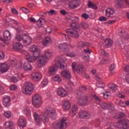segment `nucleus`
I'll use <instances>...</instances> for the list:
<instances>
[{
	"instance_id": "f257e3e1",
	"label": "nucleus",
	"mask_w": 129,
	"mask_h": 129,
	"mask_svg": "<svg viewBox=\"0 0 129 129\" xmlns=\"http://www.w3.org/2000/svg\"><path fill=\"white\" fill-rule=\"evenodd\" d=\"M30 52L33 53V56L31 54H27L25 56V59L29 62V63H34L37 61V59H39L40 55L42 54L41 49L39 46L37 45H32L29 48Z\"/></svg>"
},
{
	"instance_id": "f03ea898",
	"label": "nucleus",
	"mask_w": 129,
	"mask_h": 129,
	"mask_svg": "<svg viewBox=\"0 0 129 129\" xmlns=\"http://www.w3.org/2000/svg\"><path fill=\"white\" fill-rule=\"evenodd\" d=\"M49 116L53 119L56 117V111L51 107L46 108V113L40 115L41 121L42 120L44 123H48L50 121Z\"/></svg>"
},
{
	"instance_id": "7ed1b4c3",
	"label": "nucleus",
	"mask_w": 129,
	"mask_h": 129,
	"mask_svg": "<svg viewBox=\"0 0 129 129\" xmlns=\"http://www.w3.org/2000/svg\"><path fill=\"white\" fill-rule=\"evenodd\" d=\"M53 56V53L52 52L50 51L49 49H47L44 51V55H40L38 58L36 64L38 67H42L46 65L47 63V60L48 58H51Z\"/></svg>"
},
{
	"instance_id": "20e7f679",
	"label": "nucleus",
	"mask_w": 129,
	"mask_h": 129,
	"mask_svg": "<svg viewBox=\"0 0 129 129\" xmlns=\"http://www.w3.org/2000/svg\"><path fill=\"white\" fill-rule=\"evenodd\" d=\"M34 85L31 82H26L22 89V91L24 94L30 95L34 91Z\"/></svg>"
},
{
	"instance_id": "39448f33",
	"label": "nucleus",
	"mask_w": 129,
	"mask_h": 129,
	"mask_svg": "<svg viewBox=\"0 0 129 129\" xmlns=\"http://www.w3.org/2000/svg\"><path fill=\"white\" fill-rule=\"evenodd\" d=\"M70 45L66 42L62 43L58 45V49L60 52L64 53H69L70 52Z\"/></svg>"
},
{
	"instance_id": "423d86ee",
	"label": "nucleus",
	"mask_w": 129,
	"mask_h": 129,
	"mask_svg": "<svg viewBox=\"0 0 129 129\" xmlns=\"http://www.w3.org/2000/svg\"><path fill=\"white\" fill-rule=\"evenodd\" d=\"M41 102H42V99L39 94H36L33 96L32 103L36 108L41 106Z\"/></svg>"
},
{
	"instance_id": "0eeeda50",
	"label": "nucleus",
	"mask_w": 129,
	"mask_h": 129,
	"mask_svg": "<svg viewBox=\"0 0 129 129\" xmlns=\"http://www.w3.org/2000/svg\"><path fill=\"white\" fill-rule=\"evenodd\" d=\"M78 103L79 105H81L82 106H86V105H88L89 104L90 101L87 99V97L84 95L80 96L78 99Z\"/></svg>"
},
{
	"instance_id": "6e6552de",
	"label": "nucleus",
	"mask_w": 129,
	"mask_h": 129,
	"mask_svg": "<svg viewBox=\"0 0 129 129\" xmlns=\"http://www.w3.org/2000/svg\"><path fill=\"white\" fill-rule=\"evenodd\" d=\"M129 124V120L127 119L122 120L118 121L116 123V126L118 128H127V126Z\"/></svg>"
},
{
	"instance_id": "1a4fd4ad",
	"label": "nucleus",
	"mask_w": 129,
	"mask_h": 129,
	"mask_svg": "<svg viewBox=\"0 0 129 129\" xmlns=\"http://www.w3.org/2000/svg\"><path fill=\"white\" fill-rule=\"evenodd\" d=\"M67 125V118L65 117H62L60 120V122L56 123L54 127L55 128L62 129L64 126Z\"/></svg>"
},
{
	"instance_id": "9d476101",
	"label": "nucleus",
	"mask_w": 129,
	"mask_h": 129,
	"mask_svg": "<svg viewBox=\"0 0 129 129\" xmlns=\"http://www.w3.org/2000/svg\"><path fill=\"white\" fill-rule=\"evenodd\" d=\"M59 61L57 62L56 66L60 69H65V62H66V58L63 56H61L58 58Z\"/></svg>"
},
{
	"instance_id": "9b49d317",
	"label": "nucleus",
	"mask_w": 129,
	"mask_h": 129,
	"mask_svg": "<svg viewBox=\"0 0 129 129\" xmlns=\"http://www.w3.org/2000/svg\"><path fill=\"white\" fill-rule=\"evenodd\" d=\"M80 4H81L80 0H73L69 3V7L70 9L74 10L78 8L80 6Z\"/></svg>"
},
{
	"instance_id": "f8f14e48",
	"label": "nucleus",
	"mask_w": 129,
	"mask_h": 129,
	"mask_svg": "<svg viewBox=\"0 0 129 129\" xmlns=\"http://www.w3.org/2000/svg\"><path fill=\"white\" fill-rule=\"evenodd\" d=\"M57 94L60 97H66L68 95V92L64 88L59 87L56 90Z\"/></svg>"
},
{
	"instance_id": "ddd939ff",
	"label": "nucleus",
	"mask_w": 129,
	"mask_h": 129,
	"mask_svg": "<svg viewBox=\"0 0 129 129\" xmlns=\"http://www.w3.org/2000/svg\"><path fill=\"white\" fill-rule=\"evenodd\" d=\"M79 117L80 118H90V114L86 110H81L79 112Z\"/></svg>"
},
{
	"instance_id": "4468645a",
	"label": "nucleus",
	"mask_w": 129,
	"mask_h": 129,
	"mask_svg": "<svg viewBox=\"0 0 129 129\" xmlns=\"http://www.w3.org/2000/svg\"><path fill=\"white\" fill-rule=\"evenodd\" d=\"M78 112V106L76 105H73L70 111L69 115L72 117H74Z\"/></svg>"
},
{
	"instance_id": "2eb2a0df",
	"label": "nucleus",
	"mask_w": 129,
	"mask_h": 129,
	"mask_svg": "<svg viewBox=\"0 0 129 129\" xmlns=\"http://www.w3.org/2000/svg\"><path fill=\"white\" fill-rule=\"evenodd\" d=\"M4 38H1V40L3 42H6V41H9L11 39L12 35H11V32L9 30H6L3 32Z\"/></svg>"
},
{
	"instance_id": "dca6fc26",
	"label": "nucleus",
	"mask_w": 129,
	"mask_h": 129,
	"mask_svg": "<svg viewBox=\"0 0 129 129\" xmlns=\"http://www.w3.org/2000/svg\"><path fill=\"white\" fill-rule=\"evenodd\" d=\"M30 21L32 23H36V25H37L38 27L39 28H41V27L44 25V23H45V20L43 18H39L38 21H36L35 18H31Z\"/></svg>"
},
{
	"instance_id": "f3484780",
	"label": "nucleus",
	"mask_w": 129,
	"mask_h": 129,
	"mask_svg": "<svg viewBox=\"0 0 129 129\" xmlns=\"http://www.w3.org/2000/svg\"><path fill=\"white\" fill-rule=\"evenodd\" d=\"M31 77L34 81H40L43 76L40 73H33L31 75Z\"/></svg>"
},
{
	"instance_id": "a211bd4d",
	"label": "nucleus",
	"mask_w": 129,
	"mask_h": 129,
	"mask_svg": "<svg viewBox=\"0 0 129 129\" xmlns=\"http://www.w3.org/2000/svg\"><path fill=\"white\" fill-rule=\"evenodd\" d=\"M23 43L24 45H31L32 44V38L28 35H24L23 37Z\"/></svg>"
},
{
	"instance_id": "6ab92c4d",
	"label": "nucleus",
	"mask_w": 129,
	"mask_h": 129,
	"mask_svg": "<svg viewBox=\"0 0 129 129\" xmlns=\"http://www.w3.org/2000/svg\"><path fill=\"white\" fill-rule=\"evenodd\" d=\"M72 68L74 71H77L78 73L83 71V67L82 66H77V63L75 62L72 63Z\"/></svg>"
},
{
	"instance_id": "aec40b11",
	"label": "nucleus",
	"mask_w": 129,
	"mask_h": 129,
	"mask_svg": "<svg viewBox=\"0 0 129 129\" xmlns=\"http://www.w3.org/2000/svg\"><path fill=\"white\" fill-rule=\"evenodd\" d=\"M116 6L117 8H123V4H125L126 6H129L127 0H116Z\"/></svg>"
},
{
	"instance_id": "412c9836",
	"label": "nucleus",
	"mask_w": 129,
	"mask_h": 129,
	"mask_svg": "<svg viewBox=\"0 0 129 129\" xmlns=\"http://www.w3.org/2000/svg\"><path fill=\"white\" fill-rule=\"evenodd\" d=\"M53 42V40L49 36L46 37L42 41V44L44 47H47L48 45H50Z\"/></svg>"
},
{
	"instance_id": "4be33fe9",
	"label": "nucleus",
	"mask_w": 129,
	"mask_h": 129,
	"mask_svg": "<svg viewBox=\"0 0 129 129\" xmlns=\"http://www.w3.org/2000/svg\"><path fill=\"white\" fill-rule=\"evenodd\" d=\"M78 29H68L67 30V33L70 35L72 37L74 38H78V31H77Z\"/></svg>"
},
{
	"instance_id": "5701e85b",
	"label": "nucleus",
	"mask_w": 129,
	"mask_h": 129,
	"mask_svg": "<svg viewBox=\"0 0 129 129\" xmlns=\"http://www.w3.org/2000/svg\"><path fill=\"white\" fill-rule=\"evenodd\" d=\"M18 123L21 129H24V127L27 125V122L24 117H20L18 120Z\"/></svg>"
},
{
	"instance_id": "b1692460",
	"label": "nucleus",
	"mask_w": 129,
	"mask_h": 129,
	"mask_svg": "<svg viewBox=\"0 0 129 129\" xmlns=\"http://www.w3.org/2000/svg\"><path fill=\"white\" fill-rule=\"evenodd\" d=\"M71 107V103L69 100L64 101L62 103V109L64 111H68Z\"/></svg>"
},
{
	"instance_id": "393cba45",
	"label": "nucleus",
	"mask_w": 129,
	"mask_h": 129,
	"mask_svg": "<svg viewBox=\"0 0 129 129\" xmlns=\"http://www.w3.org/2000/svg\"><path fill=\"white\" fill-rule=\"evenodd\" d=\"M3 103L5 107H9V106H11V98H10L9 96L4 97Z\"/></svg>"
},
{
	"instance_id": "a878e982",
	"label": "nucleus",
	"mask_w": 129,
	"mask_h": 129,
	"mask_svg": "<svg viewBox=\"0 0 129 129\" xmlns=\"http://www.w3.org/2000/svg\"><path fill=\"white\" fill-rule=\"evenodd\" d=\"M115 14V11L113 8H108L106 10L105 16L108 18H110L111 16H113Z\"/></svg>"
},
{
	"instance_id": "bb28decb",
	"label": "nucleus",
	"mask_w": 129,
	"mask_h": 129,
	"mask_svg": "<svg viewBox=\"0 0 129 129\" xmlns=\"http://www.w3.org/2000/svg\"><path fill=\"white\" fill-rule=\"evenodd\" d=\"M109 105H107L106 104V103H103V104H102L101 105V107H102V108H109V109H111V110H112V111H109L110 114H113L114 113V107L113 106H110V107L109 108Z\"/></svg>"
},
{
	"instance_id": "cd10ccee",
	"label": "nucleus",
	"mask_w": 129,
	"mask_h": 129,
	"mask_svg": "<svg viewBox=\"0 0 129 129\" xmlns=\"http://www.w3.org/2000/svg\"><path fill=\"white\" fill-rule=\"evenodd\" d=\"M9 69H10V66L8 64L4 63L1 64L0 70L2 73H6L9 71Z\"/></svg>"
},
{
	"instance_id": "c85d7f7f",
	"label": "nucleus",
	"mask_w": 129,
	"mask_h": 129,
	"mask_svg": "<svg viewBox=\"0 0 129 129\" xmlns=\"http://www.w3.org/2000/svg\"><path fill=\"white\" fill-rule=\"evenodd\" d=\"M60 74L63 78H66V79H69L71 78V73L69 71H63L61 72Z\"/></svg>"
},
{
	"instance_id": "c756f323",
	"label": "nucleus",
	"mask_w": 129,
	"mask_h": 129,
	"mask_svg": "<svg viewBox=\"0 0 129 129\" xmlns=\"http://www.w3.org/2000/svg\"><path fill=\"white\" fill-rule=\"evenodd\" d=\"M56 72H57V68L56 67V66H53L51 67L48 70V74H49V75H51V76H53V75H55V74H56Z\"/></svg>"
},
{
	"instance_id": "7c9ffc66",
	"label": "nucleus",
	"mask_w": 129,
	"mask_h": 129,
	"mask_svg": "<svg viewBox=\"0 0 129 129\" xmlns=\"http://www.w3.org/2000/svg\"><path fill=\"white\" fill-rule=\"evenodd\" d=\"M5 128L11 129L14 126V123L11 121H7L4 125Z\"/></svg>"
},
{
	"instance_id": "2f4dec72",
	"label": "nucleus",
	"mask_w": 129,
	"mask_h": 129,
	"mask_svg": "<svg viewBox=\"0 0 129 129\" xmlns=\"http://www.w3.org/2000/svg\"><path fill=\"white\" fill-rule=\"evenodd\" d=\"M13 49H15L16 51H20L23 49V45L21 43H16L13 45Z\"/></svg>"
},
{
	"instance_id": "473e14b6",
	"label": "nucleus",
	"mask_w": 129,
	"mask_h": 129,
	"mask_svg": "<svg viewBox=\"0 0 129 129\" xmlns=\"http://www.w3.org/2000/svg\"><path fill=\"white\" fill-rule=\"evenodd\" d=\"M23 68L26 71H31L33 69L32 66L28 62H25L23 65Z\"/></svg>"
},
{
	"instance_id": "72a5a7b5",
	"label": "nucleus",
	"mask_w": 129,
	"mask_h": 129,
	"mask_svg": "<svg viewBox=\"0 0 129 129\" xmlns=\"http://www.w3.org/2000/svg\"><path fill=\"white\" fill-rule=\"evenodd\" d=\"M86 46H89V43H88V42L81 41L78 44V47L79 49H82L83 48H84V47H86Z\"/></svg>"
},
{
	"instance_id": "f704fd0d",
	"label": "nucleus",
	"mask_w": 129,
	"mask_h": 129,
	"mask_svg": "<svg viewBox=\"0 0 129 129\" xmlns=\"http://www.w3.org/2000/svg\"><path fill=\"white\" fill-rule=\"evenodd\" d=\"M33 116L36 122L37 123H40V122H41V116H39V114H38V113L34 112L33 113Z\"/></svg>"
},
{
	"instance_id": "c9c22d12",
	"label": "nucleus",
	"mask_w": 129,
	"mask_h": 129,
	"mask_svg": "<svg viewBox=\"0 0 129 129\" xmlns=\"http://www.w3.org/2000/svg\"><path fill=\"white\" fill-rule=\"evenodd\" d=\"M108 87L110 89L111 91H115V90H117L118 87L114 84H109L108 85Z\"/></svg>"
},
{
	"instance_id": "e433bc0d",
	"label": "nucleus",
	"mask_w": 129,
	"mask_h": 129,
	"mask_svg": "<svg viewBox=\"0 0 129 129\" xmlns=\"http://www.w3.org/2000/svg\"><path fill=\"white\" fill-rule=\"evenodd\" d=\"M71 27L72 28V30H79V29H80L79 24L74 22L71 24Z\"/></svg>"
},
{
	"instance_id": "4c0bfd02",
	"label": "nucleus",
	"mask_w": 129,
	"mask_h": 129,
	"mask_svg": "<svg viewBox=\"0 0 129 129\" xmlns=\"http://www.w3.org/2000/svg\"><path fill=\"white\" fill-rule=\"evenodd\" d=\"M23 113L26 114V115H31V110L28 107H25L23 110Z\"/></svg>"
},
{
	"instance_id": "58836bf2",
	"label": "nucleus",
	"mask_w": 129,
	"mask_h": 129,
	"mask_svg": "<svg viewBox=\"0 0 129 129\" xmlns=\"http://www.w3.org/2000/svg\"><path fill=\"white\" fill-rule=\"evenodd\" d=\"M10 65H11V66L12 67H16V68H17V69H20L21 68H22V63H19L18 64H16V61H12V62L10 63Z\"/></svg>"
},
{
	"instance_id": "ea45409f",
	"label": "nucleus",
	"mask_w": 129,
	"mask_h": 129,
	"mask_svg": "<svg viewBox=\"0 0 129 129\" xmlns=\"http://www.w3.org/2000/svg\"><path fill=\"white\" fill-rule=\"evenodd\" d=\"M48 83H49V81L48 80V79H44L42 81L40 86L41 87H45V86H47L48 85Z\"/></svg>"
},
{
	"instance_id": "a19ab883",
	"label": "nucleus",
	"mask_w": 129,
	"mask_h": 129,
	"mask_svg": "<svg viewBox=\"0 0 129 129\" xmlns=\"http://www.w3.org/2000/svg\"><path fill=\"white\" fill-rule=\"evenodd\" d=\"M88 7L91 9H94V10H97V6L96 5L93 4V3L91 1H89L88 3Z\"/></svg>"
},
{
	"instance_id": "79ce46f5",
	"label": "nucleus",
	"mask_w": 129,
	"mask_h": 129,
	"mask_svg": "<svg viewBox=\"0 0 129 129\" xmlns=\"http://www.w3.org/2000/svg\"><path fill=\"white\" fill-rule=\"evenodd\" d=\"M52 80L53 81H57V82H61V77L58 75H55L54 77L52 78Z\"/></svg>"
},
{
	"instance_id": "37998d69",
	"label": "nucleus",
	"mask_w": 129,
	"mask_h": 129,
	"mask_svg": "<svg viewBox=\"0 0 129 129\" xmlns=\"http://www.w3.org/2000/svg\"><path fill=\"white\" fill-rule=\"evenodd\" d=\"M105 43L107 47H109L112 45V40L110 39H107L105 41Z\"/></svg>"
},
{
	"instance_id": "c03bdc74",
	"label": "nucleus",
	"mask_w": 129,
	"mask_h": 129,
	"mask_svg": "<svg viewBox=\"0 0 129 129\" xmlns=\"http://www.w3.org/2000/svg\"><path fill=\"white\" fill-rule=\"evenodd\" d=\"M4 115L7 118H10V117H12V112L11 111H6L4 112Z\"/></svg>"
},
{
	"instance_id": "a18cd8bd",
	"label": "nucleus",
	"mask_w": 129,
	"mask_h": 129,
	"mask_svg": "<svg viewBox=\"0 0 129 129\" xmlns=\"http://www.w3.org/2000/svg\"><path fill=\"white\" fill-rule=\"evenodd\" d=\"M110 95H111V93L108 91H106L105 93H103V96L105 99H108V98H110Z\"/></svg>"
},
{
	"instance_id": "49530a36",
	"label": "nucleus",
	"mask_w": 129,
	"mask_h": 129,
	"mask_svg": "<svg viewBox=\"0 0 129 129\" xmlns=\"http://www.w3.org/2000/svg\"><path fill=\"white\" fill-rule=\"evenodd\" d=\"M97 86L99 88H103L105 86V84L102 83V82H97Z\"/></svg>"
},
{
	"instance_id": "de8ad7c7",
	"label": "nucleus",
	"mask_w": 129,
	"mask_h": 129,
	"mask_svg": "<svg viewBox=\"0 0 129 129\" xmlns=\"http://www.w3.org/2000/svg\"><path fill=\"white\" fill-rule=\"evenodd\" d=\"M15 39L18 42H21V41H22V40L23 41V37H22V36H21V35H20V34L16 35V37H15Z\"/></svg>"
},
{
	"instance_id": "09e8293b",
	"label": "nucleus",
	"mask_w": 129,
	"mask_h": 129,
	"mask_svg": "<svg viewBox=\"0 0 129 129\" xmlns=\"http://www.w3.org/2000/svg\"><path fill=\"white\" fill-rule=\"evenodd\" d=\"M100 53L102 55V56H104V57H107V56H108V53L103 49H101Z\"/></svg>"
},
{
	"instance_id": "8fccbe9b",
	"label": "nucleus",
	"mask_w": 129,
	"mask_h": 129,
	"mask_svg": "<svg viewBox=\"0 0 129 129\" xmlns=\"http://www.w3.org/2000/svg\"><path fill=\"white\" fill-rule=\"evenodd\" d=\"M81 26L82 28H84V29H88L89 25L85 22H82L81 23Z\"/></svg>"
},
{
	"instance_id": "3c124183",
	"label": "nucleus",
	"mask_w": 129,
	"mask_h": 129,
	"mask_svg": "<svg viewBox=\"0 0 129 129\" xmlns=\"http://www.w3.org/2000/svg\"><path fill=\"white\" fill-rule=\"evenodd\" d=\"M10 80H11V82H14L15 83H16V82H18L19 81V80L16 77H11L10 79Z\"/></svg>"
},
{
	"instance_id": "603ef678",
	"label": "nucleus",
	"mask_w": 129,
	"mask_h": 129,
	"mask_svg": "<svg viewBox=\"0 0 129 129\" xmlns=\"http://www.w3.org/2000/svg\"><path fill=\"white\" fill-rule=\"evenodd\" d=\"M5 52L3 51H0V60H4L5 59Z\"/></svg>"
},
{
	"instance_id": "864d4df0",
	"label": "nucleus",
	"mask_w": 129,
	"mask_h": 129,
	"mask_svg": "<svg viewBox=\"0 0 129 129\" xmlns=\"http://www.w3.org/2000/svg\"><path fill=\"white\" fill-rule=\"evenodd\" d=\"M61 36L62 37H63V38H65V39H66L67 41H69V42H70V41H71L70 37H69V36H67L66 34L62 33V34H61Z\"/></svg>"
},
{
	"instance_id": "5fc2aeb1",
	"label": "nucleus",
	"mask_w": 129,
	"mask_h": 129,
	"mask_svg": "<svg viewBox=\"0 0 129 129\" xmlns=\"http://www.w3.org/2000/svg\"><path fill=\"white\" fill-rule=\"evenodd\" d=\"M10 89L11 90L15 91V90H17V89H18V87H17V85H13L10 86Z\"/></svg>"
},
{
	"instance_id": "6e6d98bb",
	"label": "nucleus",
	"mask_w": 129,
	"mask_h": 129,
	"mask_svg": "<svg viewBox=\"0 0 129 129\" xmlns=\"http://www.w3.org/2000/svg\"><path fill=\"white\" fill-rule=\"evenodd\" d=\"M99 20L100 22H105L106 21H107V19H106L104 16H101L99 18Z\"/></svg>"
},
{
	"instance_id": "4d7b16f0",
	"label": "nucleus",
	"mask_w": 129,
	"mask_h": 129,
	"mask_svg": "<svg viewBox=\"0 0 129 129\" xmlns=\"http://www.w3.org/2000/svg\"><path fill=\"white\" fill-rule=\"evenodd\" d=\"M82 17L85 20H87V19H88V18H89V16H88V15H87V14H86V13L83 14L82 15Z\"/></svg>"
},
{
	"instance_id": "13d9d810",
	"label": "nucleus",
	"mask_w": 129,
	"mask_h": 129,
	"mask_svg": "<svg viewBox=\"0 0 129 129\" xmlns=\"http://www.w3.org/2000/svg\"><path fill=\"white\" fill-rule=\"evenodd\" d=\"M21 11H22V12H23V13H25V14L30 12V11L27 8L24 7L21 8Z\"/></svg>"
},
{
	"instance_id": "bf43d9fd",
	"label": "nucleus",
	"mask_w": 129,
	"mask_h": 129,
	"mask_svg": "<svg viewBox=\"0 0 129 129\" xmlns=\"http://www.w3.org/2000/svg\"><path fill=\"white\" fill-rule=\"evenodd\" d=\"M84 52H85V53H87L88 54H91V50L89 48L84 49Z\"/></svg>"
},
{
	"instance_id": "052dcab7",
	"label": "nucleus",
	"mask_w": 129,
	"mask_h": 129,
	"mask_svg": "<svg viewBox=\"0 0 129 129\" xmlns=\"http://www.w3.org/2000/svg\"><path fill=\"white\" fill-rule=\"evenodd\" d=\"M67 56L69 57H71V58H73V57H75V53L73 52H71V53H67Z\"/></svg>"
},
{
	"instance_id": "680f3d73",
	"label": "nucleus",
	"mask_w": 129,
	"mask_h": 129,
	"mask_svg": "<svg viewBox=\"0 0 129 129\" xmlns=\"http://www.w3.org/2000/svg\"><path fill=\"white\" fill-rule=\"evenodd\" d=\"M119 105L121 106V107H125V103L122 100L119 101Z\"/></svg>"
},
{
	"instance_id": "e2e57ef3",
	"label": "nucleus",
	"mask_w": 129,
	"mask_h": 129,
	"mask_svg": "<svg viewBox=\"0 0 129 129\" xmlns=\"http://www.w3.org/2000/svg\"><path fill=\"white\" fill-rule=\"evenodd\" d=\"M11 11H12V12L14 14V15H18V11H17V10H16V9L15 8H12L11 9Z\"/></svg>"
},
{
	"instance_id": "0e129e2a",
	"label": "nucleus",
	"mask_w": 129,
	"mask_h": 129,
	"mask_svg": "<svg viewBox=\"0 0 129 129\" xmlns=\"http://www.w3.org/2000/svg\"><path fill=\"white\" fill-rule=\"evenodd\" d=\"M49 14H51V15H56L57 14V12L54 10H50L49 12Z\"/></svg>"
},
{
	"instance_id": "69168bd1",
	"label": "nucleus",
	"mask_w": 129,
	"mask_h": 129,
	"mask_svg": "<svg viewBox=\"0 0 129 129\" xmlns=\"http://www.w3.org/2000/svg\"><path fill=\"white\" fill-rule=\"evenodd\" d=\"M46 31V33H48V34H51V33H52V29L50 27H47Z\"/></svg>"
},
{
	"instance_id": "338daca9",
	"label": "nucleus",
	"mask_w": 129,
	"mask_h": 129,
	"mask_svg": "<svg viewBox=\"0 0 129 129\" xmlns=\"http://www.w3.org/2000/svg\"><path fill=\"white\" fill-rule=\"evenodd\" d=\"M115 70V66L114 64H111L110 67V70L112 71L113 70Z\"/></svg>"
},
{
	"instance_id": "774afa93",
	"label": "nucleus",
	"mask_w": 129,
	"mask_h": 129,
	"mask_svg": "<svg viewBox=\"0 0 129 129\" xmlns=\"http://www.w3.org/2000/svg\"><path fill=\"white\" fill-rule=\"evenodd\" d=\"M28 7L29 8H30V9H32V8H34V5L33 3H29L28 4Z\"/></svg>"
}]
</instances>
